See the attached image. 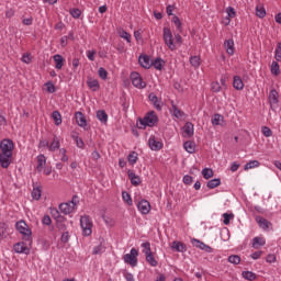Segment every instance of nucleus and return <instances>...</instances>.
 Here are the masks:
<instances>
[{
	"label": "nucleus",
	"instance_id": "nucleus-1",
	"mask_svg": "<svg viewBox=\"0 0 281 281\" xmlns=\"http://www.w3.org/2000/svg\"><path fill=\"white\" fill-rule=\"evenodd\" d=\"M14 150V142L12 139H3L0 143V165L1 168H10L12 164V151Z\"/></svg>",
	"mask_w": 281,
	"mask_h": 281
},
{
	"label": "nucleus",
	"instance_id": "nucleus-2",
	"mask_svg": "<svg viewBox=\"0 0 281 281\" xmlns=\"http://www.w3.org/2000/svg\"><path fill=\"white\" fill-rule=\"evenodd\" d=\"M15 229L21 234L22 239L27 243L30 246L32 245V228L25 223V221L21 220L15 223Z\"/></svg>",
	"mask_w": 281,
	"mask_h": 281
},
{
	"label": "nucleus",
	"instance_id": "nucleus-3",
	"mask_svg": "<svg viewBox=\"0 0 281 281\" xmlns=\"http://www.w3.org/2000/svg\"><path fill=\"white\" fill-rule=\"evenodd\" d=\"M80 227L82 236H91L93 234V221H91L89 215H82L80 217Z\"/></svg>",
	"mask_w": 281,
	"mask_h": 281
},
{
	"label": "nucleus",
	"instance_id": "nucleus-4",
	"mask_svg": "<svg viewBox=\"0 0 281 281\" xmlns=\"http://www.w3.org/2000/svg\"><path fill=\"white\" fill-rule=\"evenodd\" d=\"M78 196L74 195L70 202L59 204V212L61 214H65L66 216L72 214V212H76V206L78 205Z\"/></svg>",
	"mask_w": 281,
	"mask_h": 281
},
{
	"label": "nucleus",
	"instance_id": "nucleus-5",
	"mask_svg": "<svg viewBox=\"0 0 281 281\" xmlns=\"http://www.w3.org/2000/svg\"><path fill=\"white\" fill-rule=\"evenodd\" d=\"M162 38L165 45L171 50L175 52L177 49V44H175V37L172 36V31L169 27L162 29Z\"/></svg>",
	"mask_w": 281,
	"mask_h": 281
},
{
	"label": "nucleus",
	"instance_id": "nucleus-6",
	"mask_svg": "<svg viewBox=\"0 0 281 281\" xmlns=\"http://www.w3.org/2000/svg\"><path fill=\"white\" fill-rule=\"evenodd\" d=\"M137 256H139V251L136 248H132L130 254H125L123 256V261L125 265H131L132 267H137Z\"/></svg>",
	"mask_w": 281,
	"mask_h": 281
},
{
	"label": "nucleus",
	"instance_id": "nucleus-7",
	"mask_svg": "<svg viewBox=\"0 0 281 281\" xmlns=\"http://www.w3.org/2000/svg\"><path fill=\"white\" fill-rule=\"evenodd\" d=\"M158 122L157 114L155 112H148L142 120H140V126H149L153 128Z\"/></svg>",
	"mask_w": 281,
	"mask_h": 281
},
{
	"label": "nucleus",
	"instance_id": "nucleus-8",
	"mask_svg": "<svg viewBox=\"0 0 281 281\" xmlns=\"http://www.w3.org/2000/svg\"><path fill=\"white\" fill-rule=\"evenodd\" d=\"M130 78L133 87H135L136 89H146V82L144 81L139 72H132Z\"/></svg>",
	"mask_w": 281,
	"mask_h": 281
},
{
	"label": "nucleus",
	"instance_id": "nucleus-9",
	"mask_svg": "<svg viewBox=\"0 0 281 281\" xmlns=\"http://www.w3.org/2000/svg\"><path fill=\"white\" fill-rule=\"evenodd\" d=\"M268 98H269L270 109L272 111H278V109H280V104H279L280 94L278 93V90L276 89L270 90Z\"/></svg>",
	"mask_w": 281,
	"mask_h": 281
},
{
	"label": "nucleus",
	"instance_id": "nucleus-10",
	"mask_svg": "<svg viewBox=\"0 0 281 281\" xmlns=\"http://www.w3.org/2000/svg\"><path fill=\"white\" fill-rule=\"evenodd\" d=\"M148 146L150 150H154L157 153L164 148V143L159 140L157 137L151 135L149 136V139H148Z\"/></svg>",
	"mask_w": 281,
	"mask_h": 281
},
{
	"label": "nucleus",
	"instance_id": "nucleus-11",
	"mask_svg": "<svg viewBox=\"0 0 281 281\" xmlns=\"http://www.w3.org/2000/svg\"><path fill=\"white\" fill-rule=\"evenodd\" d=\"M191 244L196 247L198 249H201L202 251H206V254H212V251H214V248L211 246H207V244L196 239V238H192L191 239Z\"/></svg>",
	"mask_w": 281,
	"mask_h": 281
},
{
	"label": "nucleus",
	"instance_id": "nucleus-12",
	"mask_svg": "<svg viewBox=\"0 0 281 281\" xmlns=\"http://www.w3.org/2000/svg\"><path fill=\"white\" fill-rule=\"evenodd\" d=\"M27 245H30L27 241H19L13 246V250L15 254H25V256H27L30 255V248Z\"/></svg>",
	"mask_w": 281,
	"mask_h": 281
},
{
	"label": "nucleus",
	"instance_id": "nucleus-13",
	"mask_svg": "<svg viewBox=\"0 0 281 281\" xmlns=\"http://www.w3.org/2000/svg\"><path fill=\"white\" fill-rule=\"evenodd\" d=\"M137 210L143 215L149 214L150 213V202H148V200H140L137 203Z\"/></svg>",
	"mask_w": 281,
	"mask_h": 281
},
{
	"label": "nucleus",
	"instance_id": "nucleus-14",
	"mask_svg": "<svg viewBox=\"0 0 281 281\" xmlns=\"http://www.w3.org/2000/svg\"><path fill=\"white\" fill-rule=\"evenodd\" d=\"M267 245V239L263 236H256L251 240L252 249H260Z\"/></svg>",
	"mask_w": 281,
	"mask_h": 281
},
{
	"label": "nucleus",
	"instance_id": "nucleus-15",
	"mask_svg": "<svg viewBox=\"0 0 281 281\" xmlns=\"http://www.w3.org/2000/svg\"><path fill=\"white\" fill-rule=\"evenodd\" d=\"M194 135V124L192 122H187L182 127V136L192 137Z\"/></svg>",
	"mask_w": 281,
	"mask_h": 281
},
{
	"label": "nucleus",
	"instance_id": "nucleus-16",
	"mask_svg": "<svg viewBox=\"0 0 281 281\" xmlns=\"http://www.w3.org/2000/svg\"><path fill=\"white\" fill-rule=\"evenodd\" d=\"M171 108H172V115H175L177 120L183 121V120H186V117H188V115L186 114V112L181 111V110L175 104V102H172Z\"/></svg>",
	"mask_w": 281,
	"mask_h": 281
},
{
	"label": "nucleus",
	"instance_id": "nucleus-17",
	"mask_svg": "<svg viewBox=\"0 0 281 281\" xmlns=\"http://www.w3.org/2000/svg\"><path fill=\"white\" fill-rule=\"evenodd\" d=\"M138 63L144 69H150L153 67V61L148 55H143L138 57Z\"/></svg>",
	"mask_w": 281,
	"mask_h": 281
},
{
	"label": "nucleus",
	"instance_id": "nucleus-18",
	"mask_svg": "<svg viewBox=\"0 0 281 281\" xmlns=\"http://www.w3.org/2000/svg\"><path fill=\"white\" fill-rule=\"evenodd\" d=\"M48 150H50V153L60 150V138H58V136L53 137V142L48 145Z\"/></svg>",
	"mask_w": 281,
	"mask_h": 281
},
{
	"label": "nucleus",
	"instance_id": "nucleus-19",
	"mask_svg": "<svg viewBox=\"0 0 281 281\" xmlns=\"http://www.w3.org/2000/svg\"><path fill=\"white\" fill-rule=\"evenodd\" d=\"M171 249H175V251H178L179 254H184V251L188 250L186 244L181 241H172Z\"/></svg>",
	"mask_w": 281,
	"mask_h": 281
},
{
	"label": "nucleus",
	"instance_id": "nucleus-20",
	"mask_svg": "<svg viewBox=\"0 0 281 281\" xmlns=\"http://www.w3.org/2000/svg\"><path fill=\"white\" fill-rule=\"evenodd\" d=\"M256 222L258 223V225H259V227H260L261 229L267 231V229H269V227H271V222H269V221H268L267 218H265V217L258 216V217H256Z\"/></svg>",
	"mask_w": 281,
	"mask_h": 281
},
{
	"label": "nucleus",
	"instance_id": "nucleus-21",
	"mask_svg": "<svg viewBox=\"0 0 281 281\" xmlns=\"http://www.w3.org/2000/svg\"><path fill=\"white\" fill-rule=\"evenodd\" d=\"M53 60L55 63V68L57 69H63V67L65 66V59L60 54L54 55Z\"/></svg>",
	"mask_w": 281,
	"mask_h": 281
},
{
	"label": "nucleus",
	"instance_id": "nucleus-22",
	"mask_svg": "<svg viewBox=\"0 0 281 281\" xmlns=\"http://www.w3.org/2000/svg\"><path fill=\"white\" fill-rule=\"evenodd\" d=\"M75 117L78 126H80L81 128H85V126H87V119L85 117V114H82V112H76Z\"/></svg>",
	"mask_w": 281,
	"mask_h": 281
},
{
	"label": "nucleus",
	"instance_id": "nucleus-23",
	"mask_svg": "<svg viewBox=\"0 0 281 281\" xmlns=\"http://www.w3.org/2000/svg\"><path fill=\"white\" fill-rule=\"evenodd\" d=\"M223 122H225V117L222 114H214L211 120V124L213 126H223Z\"/></svg>",
	"mask_w": 281,
	"mask_h": 281
},
{
	"label": "nucleus",
	"instance_id": "nucleus-24",
	"mask_svg": "<svg viewBox=\"0 0 281 281\" xmlns=\"http://www.w3.org/2000/svg\"><path fill=\"white\" fill-rule=\"evenodd\" d=\"M233 87L237 91H243V89H245V83L243 82V79L239 76L234 77Z\"/></svg>",
	"mask_w": 281,
	"mask_h": 281
},
{
	"label": "nucleus",
	"instance_id": "nucleus-25",
	"mask_svg": "<svg viewBox=\"0 0 281 281\" xmlns=\"http://www.w3.org/2000/svg\"><path fill=\"white\" fill-rule=\"evenodd\" d=\"M224 47L228 56H234L235 47H234V40H227L224 42Z\"/></svg>",
	"mask_w": 281,
	"mask_h": 281
},
{
	"label": "nucleus",
	"instance_id": "nucleus-26",
	"mask_svg": "<svg viewBox=\"0 0 281 281\" xmlns=\"http://www.w3.org/2000/svg\"><path fill=\"white\" fill-rule=\"evenodd\" d=\"M45 164H47V158L45 155L41 154L37 156V170L38 172H43V168H45Z\"/></svg>",
	"mask_w": 281,
	"mask_h": 281
},
{
	"label": "nucleus",
	"instance_id": "nucleus-27",
	"mask_svg": "<svg viewBox=\"0 0 281 281\" xmlns=\"http://www.w3.org/2000/svg\"><path fill=\"white\" fill-rule=\"evenodd\" d=\"M87 85L91 91H98L100 89V82L98 79L89 78Z\"/></svg>",
	"mask_w": 281,
	"mask_h": 281
},
{
	"label": "nucleus",
	"instance_id": "nucleus-28",
	"mask_svg": "<svg viewBox=\"0 0 281 281\" xmlns=\"http://www.w3.org/2000/svg\"><path fill=\"white\" fill-rule=\"evenodd\" d=\"M137 159H139V154H137V151H131L127 156L130 166H135V164H137Z\"/></svg>",
	"mask_w": 281,
	"mask_h": 281
},
{
	"label": "nucleus",
	"instance_id": "nucleus-29",
	"mask_svg": "<svg viewBox=\"0 0 281 281\" xmlns=\"http://www.w3.org/2000/svg\"><path fill=\"white\" fill-rule=\"evenodd\" d=\"M149 100L157 111H161V101H159V98H157L155 93L149 94Z\"/></svg>",
	"mask_w": 281,
	"mask_h": 281
},
{
	"label": "nucleus",
	"instance_id": "nucleus-30",
	"mask_svg": "<svg viewBox=\"0 0 281 281\" xmlns=\"http://www.w3.org/2000/svg\"><path fill=\"white\" fill-rule=\"evenodd\" d=\"M183 148L187 153L192 155L196 150V145L192 140H188L183 144Z\"/></svg>",
	"mask_w": 281,
	"mask_h": 281
},
{
	"label": "nucleus",
	"instance_id": "nucleus-31",
	"mask_svg": "<svg viewBox=\"0 0 281 281\" xmlns=\"http://www.w3.org/2000/svg\"><path fill=\"white\" fill-rule=\"evenodd\" d=\"M226 13H227V18H226L225 25H229V23H232V20L229 19H234V16H236V10L233 7H228L226 8Z\"/></svg>",
	"mask_w": 281,
	"mask_h": 281
},
{
	"label": "nucleus",
	"instance_id": "nucleus-32",
	"mask_svg": "<svg viewBox=\"0 0 281 281\" xmlns=\"http://www.w3.org/2000/svg\"><path fill=\"white\" fill-rule=\"evenodd\" d=\"M128 178L131 179L132 186H139V183H142V178L133 171H128Z\"/></svg>",
	"mask_w": 281,
	"mask_h": 281
},
{
	"label": "nucleus",
	"instance_id": "nucleus-33",
	"mask_svg": "<svg viewBox=\"0 0 281 281\" xmlns=\"http://www.w3.org/2000/svg\"><path fill=\"white\" fill-rule=\"evenodd\" d=\"M97 117H98L99 122H101L102 124H106V122H109V115L106 114V112L104 110H99L97 112Z\"/></svg>",
	"mask_w": 281,
	"mask_h": 281
},
{
	"label": "nucleus",
	"instance_id": "nucleus-34",
	"mask_svg": "<svg viewBox=\"0 0 281 281\" xmlns=\"http://www.w3.org/2000/svg\"><path fill=\"white\" fill-rule=\"evenodd\" d=\"M172 23L176 25V30L179 34H183V25L181 23V20L179 19V16L175 15L172 18Z\"/></svg>",
	"mask_w": 281,
	"mask_h": 281
},
{
	"label": "nucleus",
	"instance_id": "nucleus-35",
	"mask_svg": "<svg viewBox=\"0 0 281 281\" xmlns=\"http://www.w3.org/2000/svg\"><path fill=\"white\" fill-rule=\"evenodd\" d=\"M52 117L54 120L55 126H60L63 124V115H60V112L54 111L52 113Z\"/></svg>",
	"mask_w": 281,
	"mask_h": 281
},
{
	"label": "nucleus",
	"instance_id": "nucleus-36",
	"mask_svg": "<svg viewBox=\"0 0 281 281\" xmlns=\"http://www.w3.org/2000/svg\"><path fill=\"white\" fill-rule=\"evenodd\" d=\"M117 34L121 38H123V41H126V43H131V41H132L131 33L124 31V29H121L117 31Z\"/></svg>",
	"mask_w": 281,
	"mask_h": 281
},
{
	"label": "nucleus",
	"instance_id": "nucleus-37",
	"mask_svg": "<svg viewBox=\"0 0 281 281\" xmlns=\"http://www.w3.org/2000/svg\"><path fill=\"white\" fill-rule=\"evenodd\" d=\"M145 260L146 262H148L150 267H157V265H159L157 259H155V255H153V252H150L149 255H146Z\"/></svg>",
	"mask_w": 281,
	"mask_h": 281
},
{
	"label": "nucleus",
	"instance_id": "nucleus-38",
	"mask_svg": "<svg viewBox=\"0 0 281 281\" xmlns=\"http://www.w3.org/2000/svg\"><path fill=\"white\" fill-rule=\"evenodd\" d=\"M165 61L164 59L157 57L155 61H151V67H155L158 71H161L164 69Z\"/></svg>",
	"mask_w": 281,
	"mask_h": 281
},
{
	"label": "nucleus",
	"instance_id": "nucleus-39",
	"mask_svg": "<svg viewBox=\"0 0 281 281\" xmlns=\"http://www.w3.org/2000/svg\"><path fill=\"white\" fill-rule=\"evenodd\" d=\"M190 65H191V67H194V69H199V67H201V57L191 56L190 57Z\"/></svg>",
	"mask_w": 281,
	"mask_h": 281
},
{
	"label": "nucleus",
	"instance_id": "nucleus-40",
	"mask_svg": "<svg viewBox=\"0 0 281 281\" xmlns=\"http://www.w3.org/2000/svg\"><path fill=\"white\" fill-rule=\"evenodd\" d=\"M140 247H142L143 254H145V256L153 254V249L150 248V241L142 243Z\"/></svg>",
	"mask_w": 281,
	"mask_h": 281
},
{
	"label": "nucleus",
	"instance_id": "nucleus-41",
	"mask_svg": "<svg viewBox=\"0 0 281 281\" xmlns=\"http://www.w3.org/2000/svg\"><path fill=\"white\" fill-rule=\"evenodd\" d=\"M31 194H32V199H34V201H40L41 194H42L41 187H34Z\"/></svg>",
	"mask_w": 281,
	"mask_h": 281
},
{
	"label": "nucleus",
	"instance_id": "nucleus-42",
	"mask_svg": "<svg viewBox=\"0 0 281 281\" xmlns=\"http://www.w3.org/2000/svg\"><path fill=\"white\" fill-rule=\"evenodd\" d=\"M218 186H221V179L220 178L212 179L206 184V187L210 190H214V188H218Z\"/></svg>",
	"mask_w": 281,
	"mask_h": 281
},
{
	"label": "nucleus",
	"instance_id": "nucleus-43",
	"mask_svg": "<svg viewBox=\"0 0 281 281\" xmlns=\"http://www.w3.org/2000/svg\"><path fill=\"white\" fill-rule=\"evenodd\" d=\"M270 71L272 76H280V64L272 61Z\"/></svg>",
	"mask_w": 281,
	"mask_h": 281
},
{
	"label": "nucleus",
	"instance_id": "nucleus-44",
	"mask_svg": "<svg viewBox=\"0 0 281 281\" xmlns=\"http://www.w3.org/2000/svg\"><path fill=\"white\" fill-rule=\"evenodd\" d=\"M260 166V161L258 160H250L244 167V170H251L252 168H258Z\"/></svg>",
	"mask_w": 281,
	"mask_h": 281
},
{
	"label": "nucleus",
	"instance_id": "nucleus-45",
	"mask_svg": "<svg viewBox=\"0 0 281 281\" xmlns=\"http://www.w3.org/2000/svg\"><path fill=\"white\" fill-rule=\"evenodd\" d=\"M0 238H8V224L0 223Z\"/></svg>",
	"mask_w": 281,
	"mask_h": 281
},
{
	"label": "nucleus",
	"instance_id": "nucleus-46",
	"mask_svg": "<svg viewBox=\"0 0 281 281\" xmlns=\"http://www.w3.org/2000/svg\"><path fill=\"white\" fill-rule=\"evenodd\" d=\"M274 59L277 63H281V42L277 44L276 50H274Z\"/></svg>",
	"mask_w": 281,
	"mask_h": 281
},
{
	"label": "nucleus",
	"instance_id": "nucleus-47",
	"mask_svg": "<svg viewBox=\"0 0 281 281\" xmlns=\"http://www.w3.org/2000/svg\"><path fill=\"white\" fill-rule=\"evenodd\" d=\"M223 87H221V83L218 81H214L211 85V91H213V93H221Z\"/></svg>",
	"mask_w": 281,
	"mask_h": 281
},
{
	"label": "nucleus",
	"instance_id": "nucleus-48",
	"mask_svg": "<svg viewBox=\"0 0 281 281\" xmlns=\"http://www.w3.org/2000/svg\"><path fill=\"white\" fill-rule=\"evenodd\" d=\"M243 278L245 280H249V281H252V280H256V273L251 272V271H244L241 273Z\"/></svg>",
	"mask_w": 281,
	"mask_h": 281
},
{
	"label": "nucleus",
	"instance_id": "nucleus-49",
	"mask_svg": "<svg viewBox=\"0 0 281 281\" xmlns=\"http://www.w3.org/2000/svg\"><path fill=\"white\" fill-rule=\"evenodd\" d=\"M122 199H123L124 203H127L128 205H133V199L131 198V194H128V192L123 191Z\"/></svg>",
	"mask_w": 281,
	"mask_h": 281
},
{
	"label": "nucleus",
	"instance_id": "nucleus-50",
	"mask_svg": "<svg viewBox=\"0 0 281 281\" xmlns=\"http://www.w3.org/2000/svg\"><path fill=\"white\" fill-rule=\"evenodd\" d=\"M202 176L205 178V179H212V177H214V171L211 169V168H204L202 170Z\"/></svg>",
	"mask_w": 281,
	"mask_h": 281
},
{
	"label": "nucleus",
	"instance_id": "nucleus-51",
	"mask_svg": "<svg viewBox=\"0 0 281 281\" xmlns=\"http://www.w3.org/2000/svg\"><path fill=\"white\" fill-rule=\"evenodd\" d=\"M256 15L259 16V19H265L267 16V11L263 7H256Z\"/></svg>",
	"mask_w": 281,
	"mask_h": 281
},
{
	"label": "nucleus",
	"instance_id": "nucleus-52",
	"mask_svg": "<svg viewBox=\"0 0 281 281\" xmlns=\"http://www.w3.org/2000/svg\"><path fill=\"white\" fill-rule=\"evenodd\" d=\"M228 262H231V265H240V257L238 255H231Z\"/></svg>",
	"mask_w": 281,
	"mask_h": 281
},
{
	"label": "nucleus",
	"instance_id": "nucleus-53",
	"mask_svg": "<svg viewBox=\"0 0 281 281\" xmlns=\"http://www.w3.org/2000/svg\"><path fill=\"white\" fill-rule=\"evenodd\" d=\"M102 218H103L105 225H108L109 227H113V225H115V220H113V217L103 215Z\"/></svg>",
	"mask_w": 281,
	"mask_h": 281
},
{
	"label": "nucleus",
	"instance_id": "nucleus-54",
	"mask_svg": "<svg viewBox=\"0 0 281 281\" xmlns=\"http://www.w3.org/2000/svg\"><path fill=\"white\" fill-rule=\"evenodd\" d=\"M98 74H99V77L101 78V80H106V78L109 77V72L103 67L99 68Z\"/></svg>",
	"mask_w": 281,
	"mask_h": 281
},
{
	"label": "nucleus",
	"instance_id": "nucleus-55",
	"mask_svg": "<svg viewBox=\"0 0 281 281\" xmlns=\"http://www.w3.org/2000/svg\"><path fill=\"white\" fill-rule=\"evenodd\" d=\"M22 63H25V65H30V63H32V54L24 53L22 56Z\"/></svg>",
	"mask_w": 281,
	"mask_h": 281
},
{
	"label": "nucleus",
	"instance_id": "nucleus-56",
	"mask_svg": "<svg viewBox=\"0 0 281 281\" xmlns=\"http://www.w3.org/2000/svg\"><path fill=\"white\" fill-rule=\"evenodd\" d=\"M261 133L265 137H271V135H273V132L271 131V128L267 126L261 127Z\"/></svg>",
	"mask_w": 281,
	"mask_h": 281
},
{
	"label": "nucleus",
	"instance_id": "nucleus-57",
	"mask_svg": "<svg viewBox=\"0 0 281 281\" xmlns=\"http://www.w3.org/2000/svg\"><path fill=\"white\" fill-rule=\"evenodd\" d=\"M59 155H61V161L66 164V161H69V157L67 156V149L60 148Z\"/></svg>",
	"mask_w": 281,
	"mask_h": 281
},
{
	"label": "nucleus",
	"instance_id": "nucleus-58",
	"mask_svg": "<svg viewBox=\"0 0 281 281\" xmlns=\"http://www.w3.org/2000/svg\"><path fill=\"white\" fill-rule=\"evenodd\" d=\"M82 14L80 9H70V15L72 19H78Z\"/></svg>",
	"mask_w": 281,
	"mask_h": 281
},
{
	"label": "nucleus",
	"instance_id": "nucleus-59",
	"mask_svg": "<svg viewBox=\"0 0 281 281\" xmlns=\"http://www.w3.org/2000/svg\"><path fill=\"white\" fill-rule=\"evenodd\" d=\"M46 91L48 93H56V86H54V83L52 82H46Z\"/></svg>",
	"mask_w": 281,
	"mask_h": 281
},
{
	"label": "nucleus",
	"instance_id": "nucleus-60",
	"mask_svg": "<svg viewBox=\"0 0 281 281\" xmlns=\"http://www.w3.org/2000/svg\"><path fill=\"white\" fill-rule=\"evenodd\" d=\"M277 260H278V258L273 254H269L266 257V262H268L269 265H273V262H276Z\"/></svg>",
	"mask_w": 281,
	"mask_h": 281
},
{
	"label": "nucleus",
	"instance_id": "nucleus-61",
	"mask_svg": "<svg viewBox=\"0 0 281 281\" xmlns=\"http://www.w3.org/2000/svg\"><path fill=\"white\" fill-rule=\"evenodd\" d=\"M182 181L186 186H192L193 178L190 175H186L183 176Z\"/></svg>",
	"mask_w": 281,
	"mask_h": 281
},
{
	"label": "nucleus",
	"instance_id": "nucleus-62",
	"mask_svg": "<svg viewBox=\"0 0 281 281\" xmlns=\"http://www.w3.org/2000/svg\"><path fill=\"white\" fill-rule=\"evenodd\" d=\"M223 218H224V221H223L224 225H229V221H231V218H234V215L228 214V213H224Z\"/></svg>",
	"mask_w": 281,
	"mask_h": 281
},
{
	"label": "nucleus",
	"instance_id": "nucleus-63",
	"mask_svg": "<svg viewBox=\"0 0 281 281\" xmlns=\"http://www.w3.org/2000/svg\"><path fill=\"white\" fill-rule=\"evenodd\" d=\"M42 223L47 226L52 225V217L49 215H44L42 218Z\"/></svg>",
	"mask_w": 281,
	"mask_h": 281
},
{
	"label": "nucleus",
	"instance_id": "nucleus-64",
	"mask_svg": "<svg viewBox=\"0 0 281 281\" xmlns=\"http://www.w3.org/2000/svg\"><path fill=\"white\" fill-rule=\"evenodd\" d=\"M123 278H124L126 281H135V277H134L133 273H131V272H124V273H123Z\"/></svg>",
	"mask_w": 281,
	"mask_h": 281
}]
</instances>
